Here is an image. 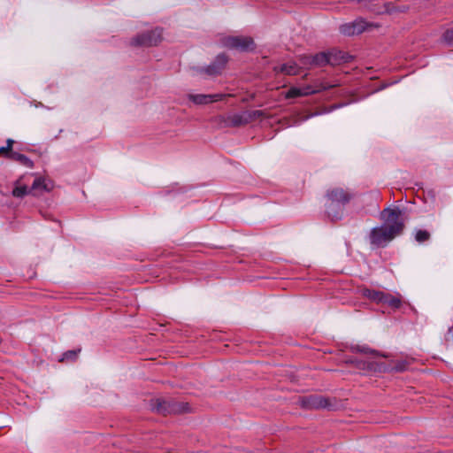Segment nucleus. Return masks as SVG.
<instances>
[{
  "mask_svg": "<svg viewBox=\"0 0 453 453\" xmlns=\"http://www.w3.org/2000/svg\"><path fill=\"white\" fill-rule=\"evenodd\" d=\"M326 213L332 220L342 219L343 207L353 197V194L343 188L336 187L329 189L326 194Z\"/></svg>",
  "mask_w": 453,
  "mask_h": 453,
  "instance_id": "nucleus-1",
  "label": "nucleus"
},
{
  "mask_svg": "<svg viewBox=\"0 0 453 453\" xmlns=\"http://www.w3.org/2000/svg\"><path fill=\"white\" fill-rule=\"evenodd\" d=\"M380 219L383 221V225L395 236L400 235L405 225V217L401 210L398 208H388L381 211Z\"/></svg>",
  "mask_w": 453,
  "mask_h": 453,
  "instance_id": "nucleus-2",
  "label": "nucleus"
},
{
  "mask_svg": "<svg viewBox=\"0 0 453 453\" xmlns=\"http://www.w3.org/2000/svg\"><path fill=\"white\" fill-rule=\"evenodd\" d=\"M364 296L368 299L381 304L386 305L393 309H397L401 306L402 301L401 298L397 296H392L390 294H386L381 291L371 290V289H364L363 290Z\"/></svg>",
  "mask_w": 453,
  "mask_h": 453,
  "instance_id": "nucleus-3",
  "label": "nucleus"
},
{
  "mask_svg": "<svg viewBox=\"0 0 453 453\" xmlns=\"http://www.w3.org/2000/svg\"><path fill=\"white\" fill-rule=\"evenodd\" d=\"M366 8L375 14H391L405 11V6L398 3H393L387 0H370L366 4Z\"/></svg>",
  "mask_w": 453,
  "mask_h": 453,
  "instance_id": "nucleus-4",
  "label": "nucleus"
},
{
  "mask_svg": "<svg viewBox=\"0 0 453 453\" xmlns=\"http://www.w3.org/2000/svg\"><path fill=\"white\" fill-rule=\"evenodd\" d=\"M264 115V111L260 110H253L230 115L227 119L230 125L240 127L261 119Z\"/></svg>",
  "mask_w": 453,
  "mask_h": 453,
  "instance_id": "nucleus-5",
  "label": "nucleus"
},
{
  "mask_svg": "<svg viewBox=\"0 0 453 453\" xmlns=\"http://www.w3.org/2000/svg\"><path fill=\"white\" fill-rule=\"evenodd\" d=\"M396 236L384 226L374 227L370 234L371 243L377 247H383Z\"/></svg>",
  "mask_w": 453,
  "mask_h": 453,
  "instance_id": "nucleus-6",
  "label": "nucleus"
},
{
  "mask_svg": "<svg viewBox=\"0 0 453 453\" xmlns=\"http://www.w3.org/2000/svg\"><path fill=\"white\" fill-rule=\"evenodd\" d=\"M334 86L335 85L329 84V83L326 82V83H320L319 85L316 86L315 88L311 85H308V86H305L303 88L293 87L288 91L286 97L293 98V97L309 96V95L319 92L321 90H325L329 88H333Z\"/></svg>",
  "mask_w": 453,
  "mask_h": 453,
  "instance_id": "nucleus-7",
  "label": "nucleus"
},
{
  "mask_svg": "<svg viewBox=\"0 0 453 453\" xmlns=\"http://www.w3.org/2000/svg\"><path fill=\"white\" fill-rule=\"evenodd\" d=\"M223 44L230 49L250 50L253 49V40L246 36H228L224 38Z\"/></svg>",
  "mask_w": 453,
  "mask_h": 453,
  "instance_id": "nucleus-8",
  "label": "nucleus"
},
{
  "mask_svg": "<svg viewBox=\"0 0 453 453\" xmlns=\"http://www.w3.org/2000/svg\"><path fill=\"white\" fill-rule=\"evenodd\" d=\"M162 38L161 29H155L148 33L137 35L134 39V43L139 46H154L157 45Z\"/></svg>",
  "mask_w": 453,
  "mask_h": 453,
  "instance_id": "nucleus-9",
  "label": "nucleus"
},
{
  "mask_svg": "<svg viewBox=\"0 0 453 453\" xmlns=\"http://www.w3.org/2000/svg\"><path fill=\"white\" fill-rule=\"evenodd\" d=\"M230 94H188V98L197 105H205L231 96Z\"/></svg>",
  "mask_w": 453,
  "mask_h": 453,
  "instance_id": "nucleus-10",
  "label": "nucleus"
},
{
  "mask_svg": "<svg viewBox=\"0 0 453 453\" xmlns=\"http://www.w3.org/2000/svg\"><path fill=\"white\" fill-rule=\"evenodd\" d=\"M302 67L324 66L329 65L327 53L322 52L314 56L304 55L300 58Z\"/></svg>",
  "mask_w": 453,
  "mask_h": 453,
  "instance_id": "nucleus-11",
  "label": "nucleus"
},
{
  "mask_svg": "<svg viewBox=\"0 0 453 453\" xmlns=\"http://www.w3.org/2000/svg\"><path fill=\"white\" fill-rule=\"evenodd\" d=\"M368 24L363 19H357L350 23L341 26V33L345 35H354L364 32Z\"/></svg>",
  "mask_w": 453,
  "mask_h": 453,
  "instance_id": "nucleus-12",
  "label": "nucleus"
},
{
  "mask_svg": "<svg viewBox=\"0 0 453 453\" xmlns=\"http://www.w3.org/2000/svg\"><path fill=\"white\" fill-rule=\"evenodd\" d=\"M29 177L30 175H23L15 181L12 190L13 196L23 197L31 191V189H28Z\"/></svg>",
  "mask_w": 453,
  "mask_h": 453,
  "instance_id": "nucleus-13",
  "label": "nucleus"
},
{
  "mask_svg": "<svg viewBox=\"0 0 453 453\" xmlns=\"http://www.w3.org/2000/svg\"><path fill=\"white\" fill-rule=\"evenodd\" d=\"M53 188V182L50 179L36 177L32 184L31 191L35 194L42 191L49 192Z\"/></svg>",
  "mask_w": 453,
  "mask_h": 453,
  "instance_id": "nucleus-14",
  "label": "nucleus"
},
{
  "mask_svg": "<svg viewBox=\"0 0 453 453\" xmlns=\"http://www.w3.org/2000/svg\"><path fill=\"white\" fill-rule=\"evenodd\" d=\"M327 55L330 65H338L342 63H347L351 58V56L338 50H332L329 52H327Z\"/></svg>",
  "mask_w": 453,
  "mask_h": 453,
  "instance_id": "nucleus-15",
  "label": "nucleus"
},
{
  "mask_svg": "<svg viewBox=\"0 0 453 453\" xmlns=\"http://www.w3.org/2000/svg\"><path fill=\"white\" fill-rule=\"evenodd\" d=\"M227 62V57L225 54L219 55L215 61L206 68V73L209 75H218L225 68Z\"/></svg>",
  "mask_w": 453,
  "mask_h": 453,
  "instance_id": "nucleus-16",
  "label": "nucleus"
},
{
  "mask_svg": "<svg viewBox=\"0 0 453 453\" xmlns=\"http://www.w3.org/2000/svg\"><path fill=\"white\" fill-rule=\"evenodd\" d=\"M303 404L308 408H328V400L320 395H310L303 400Z\"/></svg>",
  "mask_w": 453,
  "mask_h": 453,
  "instance_id": "nucleus-17",
  "label": "nucleus"
},
{
  "mask_svg": "<svg viewBox=\"0 0 453 453\" xmlns=\"http://www.w3.org/2000/svg\"><path fill=\"white\" fill-rule=\"evenodd\" d=\"M299 68L300 67L296 63L289 62V63L281 65L279 67H275L274 71L276 73H285V74H288V75H295L298 73Z\"/></svg>",
  "mask_w": 453,
  "mask_h": 453,
  "instance_id": "nucleus-18",
  "label": "nucleus"
},
{
  "mask_svg": "<svg viewBox=\"0 0 453 453\" xmlns=\"http://www.w3.org/2000/svg\"><path fill=\"white\" fill-rule=\"evenodd\" d=\"M10 159L16 161L27 167H33V162L25 155L20 154L19 152H11L9 153V156H7Z\"/></svg>",
  "mask_w": 453,
  "mask_h": 453,
  "instance_id": "nucleus-19",
  "label": "nucleus"
},
{
  "mask_svg": "<svg viewBox=\"0 0 453 453\" xmlns=\"http://www.w3.org/2000/svg\"><path fill=\"white\" fill-rule=\"evenodd\" d=\"M355 349L359 352H363L370 357L371 359H376L379 357V354L373 350L369 349L365 347H356Z\"/></svg>",
  "mask_w": 453,
  "mask_h": 453,
  "instance_id": "nucleus-20",
  "label": "nucleus"
},
{
  "mask_svg": "<svg viewBox=\"0 0 453 453\" xmlns=\"http://www.w3.org/2000/svg\"><path fill=\"white\" fill-rule=\"evenodd\" d=\"M429 237H430L429 233L425 230H418L416 234V240L418 242H423L428 240Z\"/></svg>",
  "mask_w": 453,
  "mask_h": 453,
  "instance_id": "nucleus-21",
  "label": "nucleus"
},
{
  "mask_svg": "<svg viewBox=\"0 0 453 453\" xmlns=\"http://www.w3.org/2000/svg\"><path fill=\"white\" fill-rule=\"evenodd\" d=\"M442 40L446 43L453 45V28L445 31L442 36Z\"/></svg>",
  "mask_w": 453,
  "mask_h": 453,
  "instance_id": "nucleus-22",
  "label": "nucleus"
},
{
  "mask_svg": "<svg viewBox=\"0 0 453 453\" xmlns=\"http://www.w3.org/2000/svg\"><path fill=\"white\" fill-rule=\"evenodd\" d=\"M77 357V351L76 350H70L64 354L62 360H69V359H75Z\"/></svg>",
  "mask_w": 453,
  "mask_h": 453,
  "instance_id": "nucleus-23",
  "label": "nucleus"
},
{
  "mask_svg": "<svg viewBox=\"0 0 453 453\" xmlns=\"http://www.w3.org/2000/svg\"><path fill=\"white\" fill-rule=\"evenodd\" d=\"M405 367H406V364L403 362H400L397 365H395V366H393L392 369H395L396 371H403L405 369Z\"/></svg>",
  "mask_w": 453,
  "mask_h": 453,
  "instance_id": "nucleus-24",
  "label": "nucleus"
},
{
  "mask_svg": "<svg viewBox=\"0 0 453 453\" xmlns=\"http://www.w3.org/2000/svg\"><path fill=\"white\" fill-rule=\"evenodd\" d=\"M445 339L448 342H453V329L450 328L446 334Z\"/></svg>",
  "mask_w": 453,
  "mask_h": 453,
  "instance_id": "nucleus-25",
  "label": "nucleus"
},
{
  "mask_svg": "<svg viewBox=\"0 0 453 453\" xmlns=\"http://www.w3.org/2000/svg\"><path fill=\"white\" fill-rule=\"evenodd\" d=\"M13 142H14V141L12 139L7 140V146L5 148H8V152L6 154V157L9 156V153L13 152L12 150V146Z\"/></svg>",
  "mask_w": 453,
  "mask_h": 453,
  "instance_id": "nucleus-26",
  "label": "nucleus"
},
{
  "mask_svg": "<svg viewBox=\"0 0 453 453\" xmlns=\"http://www.w3.org/2000/svg\"><path fill=\"white\" fill-rule=\"evenodd\" d=\"M7 152H8V148L0 147V156L6 157Z\"/></svg>",
  "mask_w": 453,
  "mask_h": 453,
  "instance_id": "nucleus-27",
  "label": "nucleus"
},
{
  "mask_svg": "<svg viewBox=\"0 0 453 453\" xmlns=\"http://www.w3.org/2000/svg\"><path fill=\"white\" fill-rule=\"evenodd\" d=\"M157 411H158L159 412H165V406L160 405V406H158Z\"/></svg>",
  "mask_w": 453,
  "mask_h": 453,
  "instance_id": "nucleus-28",
  "label": "nucleus"
},
{
  "mask_svg": "<svg viewBox=\"0 0 453 453\" xmlns=\"http://www.w3.org/2000/svg\"><path fill=\"white\" fill-rule=\"evenodd\" d=\"M357 363H358V367L360 368H364L365 366V364H363L361 361H356Z\"/></svg>",
  "mask_w": 453,
  "mask_h": 453,
  "instance_id": "nucleus-29",
  "label": "nucleus"
}]
</instances>
